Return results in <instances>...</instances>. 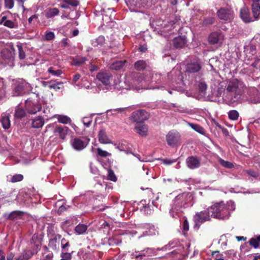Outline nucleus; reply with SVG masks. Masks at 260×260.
<instances>
[{"label": "nucleus", "mask_w": 260, "mask_h": 260, "mask_svg": "<svg viewBox=\"0 0 260 260\" xmlns=\"http://www.w3.org/2000/svg\"><path fill=\"white\" fill-rule=\"evenodd\" d=\"M87 227L84 224H79L75 229L76 233L78 235L84 233L87 230Z\"/></svg>", "instance_id": "c03bdc74"}, {"label": "nucleus", "mask_w": 260, "mask_h": 260, "mask_svg": "<svg viewBox=\"0 0 260 260\" xmlns=\"http://www.w3.org/2000/svg\"><path fill=\"white\" fill-rule=\"evenodd\" d=\"M131 118L136 123L141 122L148 118V114L145 110H140L133 112Z\"/></svg>", "instance_id": "f8f14e48"}, {"label": "nucleus", "mask_w": 260, "mask_h": 260, "mask_svg": "<svg viewBox=\"0 0 260 260\" xmlns=\"http://www.w3.org/2000/svg\"><path fill=\"white\" fill-rule=\"evenodd\" d=\"M47 72L49 74H50L51 75L55 76V77H59L63 73L62 70H56L53 67H50L48 68V69L47 70Z\"/></svg>", "instance_id": "58836bf2"}, {"label": "nucleus", "mask_w": 260, "mask_h": 260, "mask_svg": "<svg viewBox=\"0 0 260 260\" xmlns=\"http://www.w3.org/2000/svg\"><path fill=\"white\" fill-rule=\"evenodd\" d=\"M1 122L3 128L8 129L11 125V121L10 119V115L7 113H4L2 114Z\"/></svg>", "instance_id": "393cba45"}, {"label": "nucleus", "mask_w": 260, "mask_h": 260, "mask_svg": "<svg viewBox=\"0 0 260 260\" xmlns=\"http://www.w3.org/2000/svg\"><path fill=\"white\" fill-rule=\"evenodd\" d=\"M86 59L85 57H78L76 59H74L73 60V64L75 66H81L83 64Z\"/></svg>", "instance_id": "de8ad7c7"}, {"label": "nucleus", "mask_w": 260, "mask_h": 260, "mask_svg": "<svg viewBox=\"0 0 260 260\" xmlns=\"http://www.w3.org/2000/svg\"><path fill=\"white\" fill-rule=\"evenodd\" d=\"M201 68L200 60L199 59H194L186 65V72L190 74L196 73L199 72Z\"/></svg>", "instance_id": "9d476101"}, {"label": "nucleus", "mask_w": 260, "mask_h": 260, "mask_svg": "<svg viewBox=\"0 0 260 260\" xmlns=\"http://www.w3.org/2000/svg\"><path fill=\"white\" fill-rule=\"evenodd\" d=\"M108 179L114 182H116L117 180V177H116L114 172L110 169L108 170Z\"/></svg>", "instance_id": "864d4df0"}, {"label": "nucleus", "mask_w": 260, "mask_h": 260, "mask_svg": "<svg viewBox=\"0 0 260 260\" xmlns=\"http://www.w3.org/2000/svg\"><path fill=\"white\" fill-rule=\"evenodd\" d=\"M5 6L9 9H12L14 6L13 0H5Z\"/></svg>", "instance_id": "680f3d73"}, {"label": "nucleus", "mask_w": 260, "mask_h": 260, "mask_svg": "<svg viewBox=\"0 0 260 260\" xmlns=\"http://www.w3.org/2000/svg\"><path fill=\"white\" fill-rule=\"evenodd\" d=\"M26 115L25 110L19 106L16 107L15 109V116L16 118H22Z\"/></svg>", "instance_id": "37998d69"}, {"label": "nucleus", "mask_w": 260, "mask_h": 260, "mask_svg": "<svg viewBox=\"0 0 260 260\" xmlns=\"http://www.w3.org/2000/svg\"><path fill=\"white\" fill-rule=\"evenodd\" d=\"M123 83L124 86L122 87L126 89L139 90L141 89H144L145 87L144 83H146V80L144 79L143 75L133 73L126 75Z\"/></svg>", "instance_id": "20e7f679"}, {"label": "nucleus", "mask_w": 260, "mask_h": 260, "mask_svg": "<svg viewBox=\"0 0 260 260\" xmlns=\"http://www.w3.org/2000/svg\"><path fill=\"white\" fill-rule=\"evenodd\" d=\"M105 42V37L103 36H100L98 38L93 39L91 41V45L94 47H101Z\"/></svg>", "instance_id": "7c9ffc66"}, {"label": "nucleus", "mask_w": 260, "mask_h": 260, "mask_svg": "<svg viewBox=\"0 0 260 260\" xmlns=\"http://www.w3.org/2000/svg\"><path fill=\"white\" fill-rule=\"evenodd\" d=\"M69 131V128L67 126H57L54 130V133L59 136L62 140H64Z\"/></svg>", "instance_id": "aec40b11"}, {"label": "nucleus", "mask_w": 260, "mask_h": 260, "mask_svg": "<svg viewBox=\"0 0 260 260\" xmlns=\"http://www.w3.org/2000/svg\"><path fill=\"white\" fill-rule=\"evenodd\" d=\"M144 231L142 235L139 236V238L146 236H153L158 234V230L153 225L150 224H145L143 226Z\"/></svg>", "instance_id": "4468645a"}, {"label": "nucleus", "mask_w": 260, "mask_h": 260, "mask_svg": "<svg viewBox=\"0 0 260 260\" xmlns=\"http://www.w3.org/2000/svg\"><path fill=\"white\" fill-rule=\"evenodd\" d=\"M177 245L176 243H174V242H170L168 245H166L165 246L162 247L161 249H158V250H165L167 249H171Z\"/></svg>", "instance_id": "13d9d810"}, {"label": "nucleus", "mask_w": 260, "mask_h": 260, "mask_svg": "<svg viewBox=\"0 0 260 260\" xmlns=\"http://www.w3.org/2000/svg\"><path fill=\"white\" fill-rule=\"evenodd\" d=\"M180 69V66L177 65L168 74V78L170 80L169 86L173 90L181 91L183 89V76Z\"/></svg>", "instance_id": "39448f33"}, {"label": "nucleus", "mask_w": 260, "mask_h": 260, "mask_svg": "<svg viewBox=\"0 0 260 260\" xmlns=\"http://www.w3.org/2000/svg\"><path fill=\"white\" fill-rule=\"evenodd\" d=\"M7 260H20L19 258L15 257V255L12 252L9 253L7 256Z\"/></svg>", "instance_id": "69168bd1"}, {"label": "nucleus", "mask_w": 260, "mask_h": 260, "mask_svg": "<svg viewBox=\"0 0 260 260\" xmlns=\"http://www.w3.org/2000/svg\"><path fill=\"white\" fill-rule=\"evenodd\" d=\"M217 159L219 164L221 165V166L225 168L232 169L234 167V164L233 163L226 160H224V159L219 157H218Z\"/></svg>", "instance_id": "a19ab883"}, {"label": "nucleus", "mask_w": 260, "mask_h": 260, "mask_svg": "<svg viewBox=\"0 0 260 260\" xmlns=\"http://www.w3.org/2000/svg\"><path fill=\"white\" fill-rule=\"evenodd\" d=\"M260 243V236H257L255 238H251L249 241V243L255 248H257L259 246Z\"/></svg>", "instance_id": "a18cd8bd"}, {"label": "nucleus", "mask_w": 260, "mask_h": 260, "mask_svg": "<svg viewBox=\"0 0 260 260\" xmlns=\"http://www.w3.org/2000/svg\"><path fill=\"white\" fill-rule=\"evenodd\" d=\"M59 12V10L57 8H51L45 12V15L47 18H51L57 15Z\"/></svg>", "instance_id": "c9c22d12"}, {"label": "nucleus", "mask_w": 260, "mask_h": 260, "mask_svg": "<svg viewBox=\"0 0 260 260\" xmlns=\"http://www.w3.org/2000/svg\"><path fill=\"white\" fill-rule=\"evenodd\" d=\"M23 176L21 174H15L12 176H11V179L9 180L10 182L14 183L19 181H21L23 180Z\"/></svg>", "instance_id": "09e8293b"}, {"label": "nucleus", "mask_w": 260, "mask_h": 260, "mask_svg": "<svg viewBox=\"0 0 260 260\" xmlns=\"http://www.w3.org/2000/svg\"><path fill=\"white\" fill-rule=\"evenodd\" d=\"M49 246L53 250H56L59 245V241L61 238V236L60 235H57L49 237Z\"/></svg>", "instance_id": "4be33fe9"}, {"label": "nucleus", "mask_w": 260, "mask_h": 260, "mask_svg": "<svg viewBox=\"0 0 260 260\" xmlns=\"http://www.w3.org/2000/svg\"><path fill=\"white\" fill-rule=\"evenodd\" d=\"M88 68L91 72L96 71L99 69L98 66L92 64L90 62H89Z\"/></svg>", "instance_id": "774afa93"}, {"label": "nucleus", "mask_w": 260, "mask_h": 260, "mask_svg": "<svg viewBox=\"0 0 260 260\" xmlns=\"http://www.w3.org/2000/svg\"><path fill=\"white\" fill-rule=\"evenodd\" d=\"M99 139L101 143L102 144H111L112 141L108 137L104 129H101L99 133Z\"/></svg>", "instance_id": "b1692460"}, {"label": "nucleus", "mask_w": 260, "mask_h": 260, "mask_svg": "<svg viewBox=\"0 0 260 260\" xmlns=\"http://www.w3.org/2000/svg\"><path fill=\"white\" fill-rule=\"evenodd\" d=\"M25 107L27 112L31 114L37 113L42 109L41 105L38 101L30 99L26 100Z\"/></svg>", "instance_id": "1a4fd4ad"}, {"label": "nucleus", "mask_w": 260, "mask_h": 260, "mask_svg": "<svg viewBox=\"0 0 260 260\" xmlns=\"http://www.w3.org/2000/svg\"><path fill=\"white\" fill-rule=\"evenodd\" d=\"M17 46L19 52V57L20 59H23L25 57V53L23 50V48L20 45H18Z\"/></svg>", "instance_id": "4d7b16f0"}, {"label": "nucleus", "mask_w": 260, "mask_h": 260, "mask_svg": "<svg viewBox=\"0 0 260 260\" xmlns=\"http://www.w3.org/2000/svg\"><path fill=\"white\" fill-rule=\"evenodd\" d=\"M198 86L199 90L202 92H204L206 90L207 87L206 84L204 82H201L199 84Z\"/></svg>", "instance_id": "e2e57ef3"}, {"label": "nucleus", "mask_w": 260, "mask_h": 260, "mask_svg": "<svg viewBox=\"0 0 260 260\" xmlns=\"http://www.w3.org/2000/svg\"><path fill=\"white\" fill-rule=\"evenodd\" d=\"M154 253V249L151 248H147L144 249V250L141 251L139 254H137L138 252L133 253L132 254V256L133 258L135 257L136 258L142 259L144 257L151 256Z\"/></svg>", "instance_id": "a211bd4d"}, {"label": "nucleus", "mask_w": 260, "mask_h": 260, "mask_svg": "<svg viewBox=\"0 0 260 260\" xmlns=\"http://www.w3.org/2000/svg\"><path fill=\"white\" fill-rule=\"evenodd\" d=\"M55 37V35L53 32L51 31H46L44 35V39L46 41L52 40Z\"/></svg>", "instance_id": "8fccbe9b"}, {"label": "nucleus", "mask_w": 260, "mask_h": 260, "mask_svg": "<svg viewBox=\"0 0 260 260\" xmlns=\"http://www.w3.org/2000/svg\"><path fill=\"white\" fill-rule=\"evenodd\" d=\"M240 17L245 22H249L253 21L249 16V10L246 8L241 9Z\"/></svg>", "instance_id": "bb28decb"}, {"label": "nucleus", "mask_w": 260, "mask_h": 260, "mask_svg": "<svg viewBox=\"0 0 260 260\" xmlns=\"http://www.w3.org/2000/svg\"><path fill=\"white\" fill-rule=\"evenodd\" d=\"M71 143L74 149L80 151L86 147L88 143V141H84L83 140L79 138H74L71 140Z\"/></svg>", "instance_id": "2eb2a0df"}, {"label": "nucleus", "mask_w": 260, "mask_h": 260, "mask_svg": "<svg viewBox=\"0 0 260 260\" xmlns=\"http://www.w3.org/2000/svg\"><path fill=\"white\" fill-rule=\"evenodd\" d=\"M82 121L83 124L88 127L91 125L92 118L91 117H84L83 118Z\"/></svg>", "instance_id": "5fc2aeb1"}, {"label": "nucleus", "mask_w": 260, "mask_h": 260, "mask_svg": "<svg viewBox=\"0 0 260 260\" xmlns=\"http://www.w3.org/2000/svg\"><path fill=\"white\" fill-rule=\"evenodd\" d=\"M34 254V252H32L30 250H25L20 254L19 259L20 260H28Z\"/></svg>", "instance_id": "e433bc0d"}, {"label": "nucleus", "mask_w": 260, "mask_h": 260, "mask_svg": "<svg viewBox=\"0 0 260 260\" xmlns=\"http://www.w3.org/2000/svg\"><path fill=\"white\" fill-rule=\"evenodd\" d=\"M0 24H3L4 26L10 28H14L17 27L16 23L12 20L7 19L6 16H3L1 18Z\"/></svg>", "instance_id": "c85d7f7f"}, {"label": "nucleus", "mask_w": 260, "mask_h": 260, "mask_svg": "<svg viewBox=\"0 0 260 260\" xmlns=\"http://www.w3.org/2000/svg\"><path fill=\"white\" fill-rule=\"evenodd\" d=\"M2 57L5 61V63L9 66L13 64L14 57L12 52L8 49H4L1 52Z\"/></svg>", "instance_id": "f3484780"}, {"label": "nucleus", "mask_w": 260, "mask_h": 260, "mask_svg": "<svg viewBox=\"0 0 260 260\" xmlns=\"http://www.w3.org/2000/svg\"><path fill=\"white\" fill-rule=\"evenodd\" d=\"M97 152L98 155L102 157H107L111 155V153H109L108 152L105 150H103L100 148H98L97 149Z\"/></svg>", "instance_id": "6e6d98bb"}, {"label": "nucleus", "mask_w": 260, "mask_h": 260, "mask_svg": "<svg viewBox=\"0 0 260 260\" xmlns=\"http://www.w3.org/2000/svg\"><path fill=\"white\" fill-rule=\"evenodd\" d=\"M161 161L165 165H170L173 162H174L175 161V160H171L170 159L165 158L161 159Z\"/></svg>", "instance_id": "0e129e2a"}, {"label": "nucleus", "mask_w": 260, "mask_h": 260, "mask_svg": "<svg viewBox=\"0 0 260 260\" xmlns=\"http://www.w3.org/2000/svg\"><path fill=\"white\" fill-rule=\"evenodd\" d=\"M140 210L146 214H151L153 210L150 205L146 204L145 201H142L140 202Z\"/></svg>", "instance_id": "cd10ccee"}, {"label": "nucleus", "mask_w": 260, "mask_h": 260, "mask_svg": "<svg viewBox=\"0 0 260 260\" xmlns=\"http://www.w3.org/2000/svg\"><path fill=\"white\" fill-rule=\"evenodd\" d=\"M210 217L211 216L209 207L206 210L196 213L193 217L196 226H198V228H199L200 226L199 223H202L206 221L210 220Z\"/></svg>", "instance_id": "6e6552de"}, {"label": "nucleus", "mask_w": 260, "mask_h": 260, "mask_svg": "<svg viewBox=\"0 0 260 260\" xmlns=\"http://www.w3.org/2000/svg\"><path fill=\"white\" fill-rule=\"evenodd\" d=\"M90 171L92 174H96L98 173V169L96 167L93 165L92 163L90 164Z\"/></svg>", "instance_id": "338daca9"}, {"label": "nucleus", "mask_w": 260, "mask_h": 260, "mask_svg": "<svg viewBox=\"0 0 260 260\" xmlns=\"http://www.w3.org/2000/svg\"><path fill=\"white\" fill-rule=\"evenodd\" d=\"M228 115L230 119L236 120L239 117V113L236 110H231L229 112Z\"/></svg>", "instance_id": "603ef678"}, {"label": "nucleus", "mask_w": 260, "mask_h": 260, "mask_svg": "<svg viewBox=\"0 0 260 260\" xmlns=\"http://www.w3.org/2000/svg\"><path fill=\"white\" fill-rule=\"evenodd\" d=\"M147 66V63L145 61L140 60L137 61L135 63V68L138 71L143 70Z\"/></svg>", "instance_id": "79ce46f5"}, {"label": "nucleus", "mask_w": 260, "mask_h": 260, "mask_svg": "<svg viewBox=\"0 0 260 260\" xmlns=\"http://www.w3.org/2000/svg\"><path fill=\"white\" fill-rule=\"evenodd\" d=\"M96 78L104 85L107 86L106 88L109 89L111 87L113 79L110 72L105 70L101 71L97 74Z\"/></svg>", "instance_id": "0eeeda50"}, {"label": "nucleus", "mask_w": 260, "mask_h": 260, "mask_svg": "<svg viewBox=\"0 0 260 260\" xmlns=\"http://www.w3.org/2000/svg\"><path fill=\"white\" fill-rule=\"evenodd\" d=\"M56 229L54 225H51L48 226L47 229V234L48 237L58 235V234L56 233Z\"/></svg>", "instance_id": "49530a36"}, {"label": "nucleus", "mask_w": 260, "mask_h": 260, "mask_svg": "<svg viewBox=\"0 0 260 260\" xmlns=\"http://www.w3.org/2000/svg\"><path fill=\"white\" fill-rule=\"evenodd\" d=\"M124 64L125 61L116 60L110 64V68L112 70H114L116 71L120 70L123 68Z\"/></svg>", "instance_id": "473e14b6"}, {"label": "nucleus", "mask_w": 260, "mask_h": 260, "mask_svg": "<svg viewBox=\"0 0 260 260\" xmlns=\"http://www.w3.org/2000/svg\"><path fill=\"white\" fill-rule=\"evenodd\" d=\"M221 38V35L217 32H214L210 34L209 37V41L212 44L217 43Z\"/></svg>", "instance_id": "c756f323"}, {"label": "nucleus", "mask_w": 260, "mask_h": 260, "mask_svg": "<svg viewBox=\"0 0 260 260\" xmlns=\"http://www.w3.org/2000/svg\"><path fill=\"white\" fill-rule=\"evenodd\" d=\"M6 85L3 78L0 77V101L6 96Z\"/></svg>", "instance_id": "2f4dec72"}, {"label": "nucleus", "mask_w": 260, "mask_h": 260, "mask_svg": "<svg viewBox=\"0 0 260 260\" xmlns=\"http://www.w3.org/2000/svg\"><path fill=\"white\" fill-rule=\"evenodd\" d=\"M244 86V84L241 80L235 78L232 79L228 82L226 88L220 95L225 100L235 102L241 95Z\"/></svg>", "instance_id": "f257e3e1"}, {"label": "nucleus", "mask_w": 260, "mask_h": 260, "mask_svg": "<svg viewBox=\"0 0 260 260\" xmlns=\"http://www.w3.org/2000/svg\"><path fill=\"white\" fill-rule=\"evenodd\" d=\"M61 259L60 260H71L72 255L70 253L64 252L61 254Z\"/></svg>", "instance_id": "052dcab7"}, {"label": "nucleus", "mask_w": 260, "mask_h": 260, "mask_svg": "<svg viewBox=\"0 0 260 260\" xmlns=\"http://www.w3.org/2000/svg\"><path fill=\"white\" fill-rule=\"evenodd\" d=\"M252 11L253 17L255 19L260 18V5L257 3H254L252 5Z\"/></svg>", "instance_id": "f704fd0d"}, {"label": "nucleus", "mask_w": 260, "mask_h": 260, "mask_svg": "<svg viewBox=\"0 0 260 260\" xmlns=\"http://www.w3.org/2000/svg\"><path fill=\"white\" fill-rule=\"evenodd\" d=\"M217 15L220 19L225 21L230 20L233 17V12L229 8L220 9L217 12Z\"/></svg>", "instance_id": "ddd939ff"}, {"label": "nucleus", "mask_w": 260, "mask_h": 260, "mask_svg": "<svg viewBox=\"0 0 260 260\" xmlns=\"http://www.w3.org/2000/svg\"><path fill=\"white\" fill-rule=\"evenodd\" d=\"M191 196L187 192L178 195L173 200L170 213L173 218L180 217L182 215L183 209L192 205Z\"/></svg>", "instance_id": "f03ea898"}, {"label": "nucleus", "mask_w": 260, "mask_h": 260, "mask_svg": "<svg viewBox=\"0 0 260 260\" xmlns=\"http://www.w3.org/2000/svg\"><path fill=\"white\" fill-rule=\"evenodd\" d=\"M44 119L43 117L37 116L32 119L31 126L35 128H39L44 125Z\"/></svg>", "instance_id": "5701e85b"}, {"label": "nucleus", "mask_w": 260, "mask_h": 260, "mask_svg": "<svg viewBox=\"0 0 260 260\" xmlns=\"http://www.w3.org/2000/svg\"><path fill=\"white\" fill-rule=\"evenodd\" d=\"M173 44L176 48H182L186 44V39L185 37H178L174 38Z\"/></svg>", "instance_id": "a878e982"}, {"label": "nucleus", "mask_w": 260, "mask_h": 260, "mask_svg": "<svg viewBox=\"0 0 260 260\" xmlns=\"http://www.w3.org/2000/svg\"><path fill=\"white\" fill-rule=\"evenodd\" d=\"M103 20L106 23L112 21L115 17V11L113 8H107L102 11Z\"/></svg>", "instance_id": "dca6fc26"}, {"label": "nucleus", "mask_w": 260, "mask_h": 260, "mask_svg": "<svg viewBox=\"0 0 260 260\" xmlns=\"http://www.w3.org/2000/svg\"><path fill=\"white\" fill-rule=\"evenodd\" d=\"M58 121L62 124H70L72 122L71 118L63 115H57L56 116Z\"/></svg>", "instance_id": "4c0bfd02"}, {"label": "nucleus", "mask_w": 260, "mask_h": 260, "mask_svg": "<svg viewBox=\"0 0 260 260\" xmlns=\"http://www.w3.org/2000/svg\"><path fill=\"white\" fill-rule=\"evenodd\" d=\"M180 137L177 132H170L166 136V141L168 144L170 146H174L179 142Z\"/></svg>", "instance_id": "9b49d317"}, {"label": "nucleus", "mask_w": 260, "mask_h": 260, "mask_svg": "<svg viewBox=\"0 0 260 260\" xmlns=\"http://www.w3.org/2000/svg\"><path fill=\"white\" fill-rule=\"evenodd\" d=\"M23 214L24 213L20 211H14L11 213L9 214L7 216H6V217L7 218L11 220L17 219L20 218Z\"/></svg>", "instance_id": "72a5a7b5"}, {"label": "nucleus", "mask_w": 260, "mask_h": 260, "mask_svg": "<svg viewBox=\"0 0 260 260\" xmlns=\"http://www.w3.org/2000/svg\"><path fill=\"white\" fill-rule=\"evenodd\" d=\"M144 79L146 80V83H144L145 84L144 89L167 90L165 86L160 85L161 83V77L159 74L153 73L150 77L145 78L144 77ZM168 90L170 94L172 93L171 90L168 89Z\"/></svg>", "instance_id": "423d86ee"}, {"label": "nucleus", "mask_w": 260, "mask_h": 260, "mask_svg": "<svg viewBox=\"0 0 260 260\" xmlns=\"http://www.w3.org/2000/svg\"><path fill=\"white\" fill-rule=\"evenodd\" d=\"M188 125L199 134L202 135L205 134V129L200 125L192 123H188Z\"/></svg>", "instance_id": "ea45409f"}, {"label": "nucleus", "mask_w": 260, "mask_h": 260, "mask_svg": "<svg viewBox=\"0 0 260 260\" xmlns=\"http://www.w3.org/2000/svg\"><path fill=\"white\" fill-rule=\"evenodd\" d=\"M62 84L63 82H58L56 83H53L52 82H50L48 85V87L50 89H54L55 90H58L61 88L60 85Z\"/></svg>", "instance_id": "3c124183"}, {"label": "nucleus", "mask_w": 260, "mask_h": 260, "mask_svg": "<svg viewBox=\"0 0 260 260\" xmlns=\"http://www.w3.org/2000/svg\"><path fill=\"white\" fill-rule=\"evenodd\" d=\"M235 209V204L233 201H229L226 203L223 202L217 203L209 207L211 217L221 219H227L230 216L231 212Z\"/></svg>", "instance_id": "7ed1b4c3"}, {"label": "nucleus", "mask_w": 260, "mask_h": 260, "mask_svg": "<svg viewBox=\"0 0 260 260\" xmlns=\"http://www.w3.org/2000/svg\"><path fill=\"white\" fill-rule=\"evenodd\" d=\"M186 164L189 168L194 169L200 166V160L196 157L190 156L186 159Z\"/></svg>", "instance_id": "412c9836"}, {"label": "nucleus", "mask_w": 260, "mask_h": 260, "mask_svg": "<svg viewBox=\"0 0 260 260\" xmlns=\"http://www.w3.org/2000/svg\"><path fill=\"white\" fill-rule=\"evenodd\" d=\"M81 78V75L79 74H76L73 77V84L75 86H77L79 88L80 87L79 85L77 83L78 81L79 80V79Z\"/></svg>", "instance_id": "bf43d9fd"}, {"label": "nucleus", "mask_w": 260, "mask_h": 260, "mask_svg": "<svg viewBox=\"0 0 260 260\" xmlns=\"http://www.w3.org/2000/svg\"><path fill=\"white\" fill-rule=\"evenodd\" d=\"M135 129L136 132L141 136L145 137L147 135L148 127L143 122H138L136 123Z\"/></svg>", "instance_id": "6ab92c4d"}]
</instances>
